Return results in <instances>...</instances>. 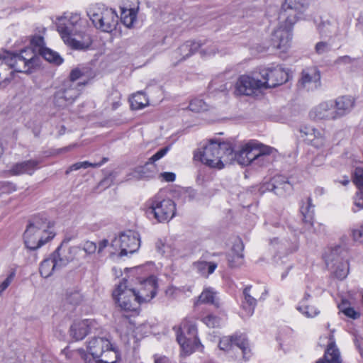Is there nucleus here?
Here are the masks:
<instances>
[{
  "mask_svg": "<svg viewBox=\"0 0 363 363\" xmlns=\"http://www.w3.org/2000/svg\"><path fill=\"white\" fill-rule=\"evenodd\" d=\"M308 5V0H285L279 12V26L274 30L271 43L274 48L286 51L292 40V28Z\"/></svg>",
  "mask_w": 363,
  "mask_h": 363,
  "instance_id": "obj_1",
  "label": "nucleus"
},
{
  "mask_svg": "<svg viewBox=\"0 0 363 363\" xmlns=\"http://www.w3.org/2000/svg\"><path fill=\"white\" fill-rule=\"evenodd\" d=\"M126 281H121L112 294L116 303L123 311H135L138 304L150 301L157 294V282L154 276L141 281L138 289L128 288Z\"/></svg>",
  "mask_w": 363,
  "mask_h": 363,
  "instance_id": "obj_2",
  "label": "nucleus"
},
{
  "mask_svg": "<svg viewBox=\"0 0 363 363\" xmlns=\"http://www.w3.org/2000/svg\"><path fill=\"white\" fill-rule=\"evenodd\" d=\"M232 144L211 139L200 152L199 160L212 168L223 169L225 164L232 163Z\"/></svg>",
  "mask_w": 363,
  "mask_h": 363,
  "instance_id": "obj_3",
  "label": "nucleus"
},
{
  "mask_svg": "<svg viewBox=\"0 0 363 363\" xmlns=\"http://www.w3.org/2000/svg\"><path fill=\"white\" fill-rule=\"evenodd\" d=\"M50 223L45 216H36L30 220L23 234L26 247L36 250L52 240L55 234L48 230Z\"/></svg>",
  "mask_w": 363,
  "mask_h": 363,
  "instance_id": "obj_4",
  "label": "nucleus"
},
{
  "mask_svg": "<svg viewBox=\"0 0 363 363\" xmlns=\"http://www.w3.org/2000/svg\"><path fill=\"white\" fill-rule=\"evenodd\" d=\"M87 348L92 358L83 353L85 363H118L121 359L118 350L106 338H92L88 342Z\"/></svg>",
  "mask_w": 363,
  "mask_h": 363,
  "instance_id": "obj_5",
  "label": "nucleus"
},
{
  "mask_svg": "<svg viewBox=\"0 0 363 363\" xmlns=\"http://www.w3.org/2000/svg\"><path fill=\"white\" fill-rule=\"evenodd\" d=\"M87 15L94 27L103 32L111 33L116 28L118 16L112 9L97 4L89 9Z\"/></svg>",
  "mask_w": 363,
  "mask_h": 363,
  "instance_id": "obj_6",
  "label": "nucleus"
},
{
  "mask_svg": "<svg viewBox=\"0 0 363 363\" xmlns=\"http://www.w3.org/2000/svg\"><path fill=\"white\" fill-rule=\"evenodd\" d=\"M177 340L183 351L186 354H191L200 347H203L197 335L196 323L189 319H184L178 328L174 327Z\"/></svg>",
  "mask_w": 363,
  "mask_h": 363,
  "instance_id": "obj_7",
  "label": "nucleus"
},
{
  "mask_svg": "<svg viewBox=\"0 0 363 363\" xmlns=\"http://www.w3.org/2000/svg\"><path fill=\"white\" fill-rule=\"evenodd\" d=\"M150 206L146 210V215L150 219L155 218L162 223L170 220L176 213V204L169 199H162L159 195L155 196L150 201Z\"/></svg>",
  "mask_w": 363,
  "mask_h": 363,
  "instance_id": "obj_8",
  "label": "nucleus"
},
{
  "mask_svg": "<svg viewBox=\"0 0 363 363\" xmlns=\"http://www.w3.org/2000/svg\"><path fill=\"white\" fill-rule=\"evenodd\" d=\"M69 262V258L67 255L66 250L62 245H60L50 255L45 259L40 265V275L44 278H48L52 275L55 271L60 270Z\"/></svg>",
  "mask_w": 363,
  "mask_h": 363,
  "instance_id": "obj_9",
  "label": "nucleus"
},
{
  "mask_svg": "<svg viewBox=\"0 0 363 363\" xmlns=\"http://www.w3.org/2000/svg\"><path fill=\"white\" fill-rule=\"evenodd\" d=\"M218 347L220 350L225 352L238 350L244 359H247L250 354L247 337L245 334L240 332H236L231 335L222 337L220 339Z\"/></svg>",
  "mask_w": 363,
  "mask_h": 363,
  "instance_id": "obj_10",
  "label": "nucleus"
},
{
  "mask_svg": "<svg viewBox=\"0 0 363 363\" xmlns=\"http://www.w3.org/2000/svg\"><path fill=\"white\" fill-rule=\"evenodd\" d=\"M111 247L116 251L120 250L121 257L135 252L140 246V239L138 233L127 230L121 233L118 238H115L111 242Z\"/></svg>",
  "mask_w": 363,
  "mask_h": 363,
  "instance_id": "obj_11",
  "label": "nucleus"
},
{
  "mask_svg": "<svg viewBox=\"0 0 363 363\" xmlns=\"http://www.w3.org/2000/svg\"><path fill=\"white\" fill-rule=\"evenodd\" d=\"M76 83L64 82L62 86L55 91L53 96L54 105L63 108L72 104L80 94V89Z\"/></svg>",
  "mask_w": 363,
  "mask_h": 363,
  "instance_id": "obj_12",
  "label": "nucleus"
},
{
  "mask_svg": "<svg viewBox=\"0 0 363 363\" xmlns=\"http://www.w3.org/2000/svg\"><path fill=\"white\" fill-rule=\"evenodd\" d=\"M259 74L264 80L263 88H274L284 84L289 79L288 72L279 65L261 69Z\"/></svg>",
  "mask_w": 363,
  "mask_h": 363,
  "instance_id": "obj_13",
  "label": "nucleus"
},
{
  "mask_svg": "<svg viewBox=\"0 0 363 363\" xmlns=\"http://www.w3.org/2000/svg\"><path fill=\"white\" fill-rule=\"evenodd\" d=\"M203 44L200 41H186L172 54V59L177 62L183 61L200 50L202 55H211L216 53L214 48H203Z\"/></svg>",
  "mask_w": 363,
  "mask_h": 363,
  "instance_id": "obj_14",
  "label": "nucleus"
},
{
  "mask_svg": "<svg viewBox=\"0 0 363 363\" xmlns=\"http://www.w3.org/2000/svg\"><path fill=\"white\" fill-rule=\"evenodd\" d=\"M169 149V146H166L159 150L149 158L148 161L143 166L136 167L130 174H129L127 179H130L131 178L140 179L153 177L156 169L155 162L162 158L168 152Z\"/></svg>",
  "mask_w": 363,
  "mask_h": 363,
  "instance_id": "obj_15",
  "label": "nucleus"
},
{
  "mask_svg": "<svg viewBox=\"0 0 363 363\" xmlns=\"http://www.w3.org/2000/svg\"><path fill=\"white\" fill-rule=\"evenodd\" d=\"M26 58L19 53L4 51L0 54V65L13 69L15 72L30 74L34 69L26 62Z\"/></svg>",
  "mask_w": 363,
  "mask_h": 363,
  "instance_id": "obj_16",
  "label": "nucleus"
},
{
  "mask_svg": "<svg viewBox=\"0 0 363 363\" xmlns=\"http://www.w3.org/2000/svg\"><path fill=\"white\" fill-rule=\"evenodd\" d=\"M292 189L293 186L289 181V179L282 175L274 177L272 182L263 184L259 188V191L262 193L266 191H271L279 196L289 194Z\"/></svg>",
  "mask_w": 363,
  "mask_h": 363,
  "instance_id": "obj_17",
  "label": "nucleus"
},
{
  "mask_svg": "<svg viewBox=\"0 0 363 363\" xmlns=\"http://www.w3.org/2000/svg\"><path fill=\"white\" fill-rule=\"evenodd\" d=\"M320 72L317 67H310L302 70L298 86L308 90H313L320 86Z\"/></svg>",
  "mask_w": 363,
  "mask_h": 363,
  "instance_id": "obj_18",
  "label": "nucleus"
},
{
  "mask_svg": "<svg viewBox=\"0 0 363 363\" xmlns=\"http://www.w3.org/2000/svg\"><path fill=\"white\" fill-rule=\"evenodd\" d=\"M261 88H263L262 81L247 75H242L236 82L235 91L240 95L250 96Z\"/></svg>",
  "mask_w": 363,
  "mask_h": 363,
  "instance_id": "obj_19",
  "label": "nucleus"
},
{
  "mask_svg": "<svg viewBox=\"0 0 363 363\" xmlns=\"http://www.w3.org/2000/svg\"><path fill=\"white\" fill-rule=\"evenodd\" d=\"M57 31L60 33L65 44L73 50H86L91 45L92 41L89 37H87L83 41H79L72 38V30L67 26H57Z\"/></svg>",
  "mask_w": 363,
  "mask_h": 363,
  "instance_id": "obj_20",
  "label": "nucleus"
},
{
  "mask_svg": "<svg viewBox=\"0 0 363 363\" xmlns=\"http://www.w3.org/2000/svg\"><path fill=\"white\" fill-rule=\"evenodd\" d=\"M41 160H28L13 164L8 171L11 176L33 175L40 168Z\"/></svg>",
  "mask_w": 363,
  "mask_h": 363,
  "instance_id": "obj_21",
  "label": "nucleus"
},
{
  "mask_svg": "<svg viewBox=\"0 0 363 363\" xmlns=\"http://www.w3.org/2000/svg\"><path fill=\"white\" fill-rule=\"evenodd\" d=\"M314 208L315 206L312 203L311 197H308L306 201H301L300 206V212L301 214V220L303 227L301 229V233L306 231L311 232L313 227L314 220Z\"/></svg>",
  "mask_w": 363,
  "mask_h": 363,
  "instance_id": "obj_22",
  "label": "nucleus"
},
{
  "mask_svg": "<svg viewBox=\"0 0 363 363\" xmlns=\"http://www.w3.org/2000/svg\"><path fill=\"white\" fill-rule=\"evenodd\" d=\"M318 30L321 38H339L347 35V30L344 33H342L336 21H323L318 26Z\"/></svg>",
  "mask_w": 363,
  "mask_h": 363,
  "instance_id": "obj_23",
  "label": "nucleus"
},
{
  "mask_svg": "<svg viewBox=\"0 0 363 363\" xmlns=\"http://www.w3.org/2000/svg\"><path fill=\"white\" fill-rule=\"evenodd\" d=\"M94 323V321L89 319L74 321L69 329L70 336L77 341L83 340L90 332Z\"/></svg>",
  "mask_w": 363,
  "mask_h": 363,
  "instance_id": "obj_24",
  "label": "nucleus"
},
{
  "mask_svg": "<svg viewBox=\"0 0 363 363\" xmlns=\"http://www.w3.org/2000/svg\"><path fill=\"white\" fill-rule=\"evenodd\" d=\"M93 77V72L91 68L84 66L74 68L69 74V79L66 82L76 83L77 86H82L88 83V81Z\"/></svg>",
  "mask_w": 363,
  "mask_h": 363,
  "instance_id": "obj_25",
  "label": "nucleus"
},
{
  "mask_svg": "<svg viewBox=\"0 0 363 363\" xmlns=\"http://www.w3.org/2000/svg\"><path fill=\"white\" fill-rule=\"evenodd\" d=\"M333 103L337 118L339 119L351 112L354 106V99L351 96H342L337 97Z\"/></svg>",
  "mask_w": 363,
  "mask_h": 363,
  "instance_id": "obj_26",
  "label": "nucleus"
},
{
  "mask_svg": "<svg viewBox=\"0 0 363 363\" xmlns=\"http://www.w3.org/2000/svg\"><path fill=\"white\" fill-rule=\"evenodd\" d=\"M333 101L320 103L313 110L314 118L318 120H337Z\"/></svg>",
  "mask_w": 363,
  "mask_h": 363,
  "instance_id": "obj_27",
  "label": "nucleus"
},
{
  "mask_svg": "<svg viewBox=\"0 0 363 363\" xmlns=\"http://www.w3.org/2000/svg\"><path fill=\"white\" fill-rule=\"evenodd\" d=\"M347 252L345 249L340 246L336 245L331 247L324 254V259L328 267H333L336 264L346 259Z\"/></svg>",
  "mask_w": 363,
  "mask_h": 363,
  "instance_id": "obj_28",
  "label": "nucleus"
},
{
  "mask_svg": "<svg viewBox=\"0 0 363 363\" xmlns=\"http://www.w3.org/2000/svg\"><path fill=\"white\" fill-rule=\"evenodd\" d=\"M277 153V150L275 148L262 144L253 166L264 167L268 165L273 161Z\"/></svg>",
  "mask_w": 363,
  "mask_h": 363,
  "instance_id": "obj_29",
  "label": "nucleus"
},
{
  "mask_svg": "<svg viewBox=\"0 0 363 363\" xmlns=\"http://www.w3.org/2000/svg\"><path fill=\"white\" fill-rule=\"evenodd\" d=\"M244 245L241 240L235 241L233 245L231 252L227 256V259L230 267H235L242 263L243 259L242 251Z\"/></svg>",
  "mask_w": 363,
  "mask_h": 363,
  "instance_id": "obj_30",
  "label": "nucleus"
},
{
  "mask_svg": "<svg viewBox=\"0 0 363 363\" xmlns=\"http://www.w3.org/2000/svg\"><path fill=\"white\" fill-rule=\"evenodd\" d=\"M251 286H246L242 291L241 307L245 316H251L257 306V299L250 294Z\"/></svg>",
  "mask_w": 363,
  "mask_h": 363,
  "instance_id": "obj_31",
  "label": "nucleus"
},
{
  "mask_svg": "<svg viewBox=\"0 0 363 363\" xmlns=\"http://www.w3.org/2000/svg\"><path fill=\"white\" fill-rule=\"evenodd\" d=\"M271 244L272 245H280L278 247V250L282 251L286 254L296 251L298 247V238L296 235H293L291 238L283 239L280 242H279V238H275L271 240Z\"/></svg>",
  "mask_w": 363,
  "mask_h": 363,
  "instance_id": "obj_32",
  "label": "nucleus"
},
{
  "mask_svg": "<svg viewBox=\"0 0 363 363\" xmlns=\"http://www.w3.org/2000/svg\"><path fill=\"white\" fill-rule=\"evenodd\" d=\"M262 145L259 143H248L243 147L246 160L242 159V165H253Z\"/></svg>",
  "mask_w": 363,
  "mask_h": 363,
  "instance_id": "obj_33",
  "label": "nucleus"
},
{
  "mask_svg": "<svg viewBox=\"0 0 363 363\" xmlns=\"http://www.w3.org/2000/svg\"><path fill=\"white\" fill-rule=\"evenodd\" d=\"M315 363H341L340 352L334 343L328 345L323 357Z\"/></svg>",
  "mask_w": 363,
  "mask_h": 363,
  "instance_id": "obj_34",
  "label": "nucleus"
},
{
  "mask_svg": "<svg viewBox=\"0 0 363 363\" xmlns=\"http://www.w3.org/2000/svg\"><path fill=\"white\" fill-rule=\"evenodd\" d=\"M19 54L26 58L27 63L34 69L40 65L41 58L37 55V52L34 49L28 47L21 50Z\"/></svg>",
  "mask_w": 363,
  "mask_h": 363,
  "instance_id": "obj_35",
  "label": "nucleus"
},
{
  "mask_svg": "<svg viewBox=\"0 0 363 363\" xmlns=\"http://www.w3.org/2000/svg\"><path fill=\"white\" fill-rule=\"evenodd\" d=\"M194 267L201 275L208 277L214 272L217 268V264L212 262L198 261L194 263Z\"/></svg>",
  "mask_w": 363,
  "mask_h": 363,
  "instance_id": "obj_36",
  "label": "nucleus"
},
{
  "mask_svg": "<svg viewBox=\"0 0 363 363\" xmlns=\"http://www.w3.org/2000/svg\"><path fill=\"white\" fill-rule=\"evenodd\" d=\"M108 161V158L104 157L99 162H90L88 161L79 162H76L66 170L65 174H69L70 172L73 171H77L80 169H87L89 167L96 168L102 166Z\"/></svg>",
  "mask_w": 363,
  "mask_h": 363,
  "instance_id": "obj_37",
  "label": "nucleus"
},
{
  "mask_svg": "<svg viewBox=\"0 0 363 363\" xmlns=\"http://www.w3.org/2000/svg\"><path fill=\"white\" fill-rule=\"evenodd\" d=\"M198 302L201 303H211L219 307V302L216 298V292L211 288L205 289L198 298Z\"/></svg>",
  "mask_w": 363,
  "mask_h": 363,
  "instance_id": "obj_38",
  "label": "nucleus"
},
{
  "mask_svg": "<svg viewBox=\"0 0 363 363\" xmlns=\"http://www.w3.org/2000/svg\"><path fill=\"white\" fill-rule=\"evenodd\" d=\"M64 301L67 304L77 306L82 301V296L77 289H68L65 294Z\"/></svg>",
  "mask_w": 363,
  "mask_h": 363,
  "instance_id": "obj_39",
  "label": "nucleus"
},
{
  "mask_svg": "<svg viewBox=\"0 0 363 363\" xmlns=\"http://www.w3.org/2000/svg\"><path fill=\"white\" fill-rule=\"evenodd\" d=\"M39 55L46 61L55 65H60L64 61L62 57L57 52L48 48L43 49Z\"/></svg>",
  "mask_w": 363,
  "mask_h": 363,
  "instance_id": "obj_40",
  "label": "nucleus"
},
{
  "mask_svg": "<svg viewBox=\"0 0 363 363\" xmlns=\"http://www.w3.org/2000/svg\"><path fill=\"white\" fill-rule=\"evenodd\" d=\"M334 269V274L338 279L342 280L347 277L349 273V264L347 259H345L336 264Z\"/></svg>",
  "mask_w": 363,
  "mask_h": 363,
  "instance_id": "obj_41",
  "label": "nucleus"
},
{
  "mask_svg": "<svg viewBox=\"0 0 363 363\" xmlns=\"http://www.w3.org/2000/svg\"><path fill=\"white\" fill-rule=\"evenodd\" d=\"M148 104V100L145 96L138 92L137 94L133 96L130 100V106L132 109L139 110L145 108Z\"/></svg>",
  "mask_w": 363,
  "mask_h": 363,
  "instance_id": "obj_42",
  "label": "nucleus"
},
{
  "mask_svg": "<svg viewBox=\"0 0 363 363\" xmlns=\"http://www.w3.org/2000/svg\"><path fill=\"white\" fill-rule=\"evenodd\" d=\"M201 321L210 328H220L223 323L221 318L213 314L207 315Z\"/></svg>",
  "mask_w": 363,
  "mask_h": 363,
  "instance_id": "obj_43",
  "label": "nucleus"
},
{
  "mask_svg": "<svg viewBox=\"0 0 363 363\" xmlns=\"http://www.w3.org/2000/svg\"><path fill=\"white\" fill-rule=\"evenodd\" d=\"M135 20L136 13L133 9H129L127 11H123L122 12L121 21L126 27L130 28Z\"/></svg>",
  "mask_w": 363,
  "mask_h": 363,
  "instance_id": "obj_44",
  "label": "nucleus"
},
{
  "mask_svg": "<svg viewBox=\"0 0 363 363\" xmlns=\"http://www.w3.org/2000/svg\"><path fill=\"white\" fill-rule=\"evenodd\" d=\"M352 180L359 191H363V165L357 167L354 171Z\"/></svg>",
  "mask_w": 363,
  "mask_h": 363,
  "instance_id": "obj_45",
  "label": "nucleus"
},
{
  "mask_svg": "<svg viewBox=\"0 0 363 363\" xmlns=\"http://www.w3.org/2000/svg\"><path fill=\"white\" fill-rule=\"evenodd\" d=\"M30 48L34 49L39 54L43 49H45V42L43 37L40 35H34L30 40Z\"/></svg>",
  "mask_w": 363,
  "mask_h": 363,
  "instance_id": "obj_46",
  "label": "nucleus"
},
{
  "mask_svg": "<svg viewBox=\"0 0 363 363\" xmlns=\"http://www.w3.org/2000/svg\"><path fill=\"white\" fill-rule=\"evenodd\" d=\"M189 108L194 112H200L207 110V105L203 99H194L190 101Z\"/></svg>",
  "mask_w": 363,
  "mask_h": 363,
  "instance_id": "obj_47",
  "label": "nucleus"
},
{
  "mask_svg": "<svg viewBox=\"0 0 363 363\" xmlns=\"http://www.w3.org/2000/svg\"><path fill=\"white\" fill-rule=\"evenodd\" d=\"M297 310H298L301 313L304 314L306 317L308 318L315 317L319 313V311H318V309L314 306L307 305L298 306L297 307Z\"/></svg>",
  "mask_w": 363,
  "mask_h": 363,
  "instance_id": "obj_48",
  "label": "nucleus"
},
{
  "mask_svg": "<svg viewBox=\"0 0 363 363\" xmlns=\"http://www.w3.org/2000/svg\"><path fill=\"white\" fill-rule=\"evenodd\" d=\"M331 50V45L325 41H320L315 44V51L318 55H323Z\"/></svg>",
  "mask_w": 363,
  "mask_h": 363,
  "instance_id": "obj_49",
  "label": "nucleus"
},
{
  "mask_svg": "<svg viewBox=\"0 0 363 363\" xmlns=\"http://www.w3.org/2000/svg\"><path fill=\"white\" fill-rule=\"evenodd\" d=\"M343 305H344V303H342L340 307H341V311L346 316L351 318L354 320L357 319L360 317L359 313L357 312L353 308H352V307L344 308Z\"/></svg>",
  "mask_w": 363,
  "mask_h": 363,
  "instance_id": "obj_50",
  "label": "nucleus"
},
{
  "mask_svg": "<svg viewBox=\"0 0 363 363\" xmlns=\"http://www.w3.org/2000/svg\"><path fill=\"white\" fill-rule=\"evenodd\" d=\"M231 153L232 155L230 157H232V162L233 161H237L238 164L242 165V159H245V160H246L244 154V148L242 147L240 150L235 151L234 148L232 147Z\"/></svg>",
  "mask_w": 363,
  "mask_h": 363,
  "instance_id": "obj_51",
  "label": "nucleus"
},
{
  "mask_svg": "<svg viewBox=\"0 0 363 363\" xmlns=\"http://www.w3.org/2000/svg\"><path fill=\"white\" fill-rule=\"evenodd\" d=\"M354 203L357 208L356 209L353 208V212H357L359 209L363 208V191H359L358 192H357L354 198Z\"/></svg>",
  "mask_w": 363,
  "mask_h": 363,
  "instance_id": "obj_52",
  "label": "nucleus"
},
{
  "mask_svg": "<svg viewBox=\"0 0 363 363\" xmlns=\"http://www.w3.org/2000/svg\"><path fill=\"white\" fill-rule=\"evenodd\" d=\"M356 58L352 57L349 55H344L338 57L335 60V65H350L353 64L356 61Z\"/></svg>",
  "mask_w": 363,
  "mask_h": 363,
  "instance_id": "obj_53",
  "label": "nucleus"
},
{
  "mask_svg": "<svg viewBox=\"0 0 363 363\" xmlns=\"http://www.w3.org/2000/svg\"><path fill=\"white\" fill-rule=\"evenodd\" d=\"M83 250L86 254L91 255L96 252L97 250V245L94 242L86 241L83 244Z\"/></svg>",
  "mask_w": 363,
  "mask_h": 363,
  "instance_id": "obj_54",
  "label": "nucleus"
},
{
  "mask_svg": "<svg viewBox=\"0 0 363 363\" xmlns=\"http://www.w3.org/2000/svg\"><path fill=\"white\" fill-rule=\"evenodd\" d=\"M14 272L11 273L6 279L5 280L0 284V296H1L2 293L9 287V286L11 284L13 277H14Z\"/></svg>",
  "mask_w": 363,
  "mask_h": 363,
  "instance_id": "obj_55",
  "label": "nucleus"
},
{
  "mask_svg": "<svg viewBox=\"0 0 363 363\" xmlns=\"http://www.w3.org/2000/svg\"><path fill=\"white\" fill-rule=\"evenodd\" d=\"M4 192L10 194L16 191L17 189L16 185L11 182H4L1 186Z\"/></svg>",
  "mask_w": 363,
  "mask_h": 363,
  "instance_id": "obj_56",
  "label": "nucleus"
},
{
  "mask_svg": "<svg viewBox=\"0 0 363 363\" xmlns=\"http://www.w3.org/2000/svg\"><path fill=\"white\" fill-rule=\"evenodd\" d=\"M79 20H80L79 16L78 14L75 13V14H73L71 16V17L68 20L67 23L64 24V23H60L57 26H60V25H62L64 26H67L72 30V28L70 27V26L72 27L74 26V25H76L78 23V21Z\"/></svg>",
  "mask_w": 363,
  "mask_h": 363,
  "instance_id": "obj_57",
  "label": "nucleus"
},
{
  "mask_svg": "<svg viewBox=\"0 0 363 363\" xmlns=\"http://www.w3.org/2000/svg\"><path fill=\"white\" fill-rule=\"evenodd\" d=\"M352 237L355 241L363 242V225L359 229L352 230Z\"/></svg>",
  "mask_w": 363,
  "mask_h": 363,
  "instance_id": "obj_58",
  "label": "nucleus"
},
{
  "mask_svg": "<svg viewBox=\"0 0 363 363\" xmlns=\"http://www.w3.org/2000/svg\"><path fill=\"white\" fill-rule=\"evenodd\" d=\"M167 247V246L166 245V244L160 239L158 240L155 243L156 250L157 251V252H159L162 255H163L166 252Z\"/></svg>",
  "mask_w": 363,
  "mask_h": 363,
  "instance_id": "obj_59",
  "label": "nucleus"
},
{
  "mask_svg": "<svg viewBox=\"0 0 363 363\" xmlns=\"http://www.w3.org/2000/svg\"><path fill=\"white\" fill-rule=\"evenodd\" d=\"M160 177L169 182H174L176 179V175L173 172H163L160 174Z\"/></svg>",
  "mask_w": 363,
  "mask_h": 363,
  "instance_id": "obj_60",
  "label": "nucleus"
},
{
  "mask_svg": "<svg viewBox=\"0 0 363 363\" xmlns=\"http://www.w3.org/2000/svg\"><path fill=\"white\" fill-rule=\"evenodd\" d=\"M108 245V240L106 239H104L99 242V246H97L98 253H101L104 248H106Z\"/></svg>",
  "mask_w": 363,
  "mask_h": 363,
  "instance_id": "obj_61",
  "label": "nucleus"
},
{
  "mask_svg": "<svg viewBox=\"0 0 363 363\" xmlns=\"http://www.w3.org/2000/svg\"><path fill=\"white\" fill-rule=\"evenodd\" d=\"M111 182L112 180L110 177H106L102 181H101L99 185L104 188H107L111 185Z\"/></svg>",
  "mask_w": 363,
  "mask_h": 363,
  "instance_id": "obj_62",
  "label": "nucleus"
},
{
  "mask_svg": "<svg viewBox=\"0 0 363 363\" xmlns=\"http://www.w3.org/2000/svg\"><path fill=\"white\" fill-rule=\"evenodd\" d=\"M155 363H173L168 357L163 356L155 359Z\"/></svg>",
  "mask_w": 363,
  "mask_h": 363,
  "instance_id": "obj_63",
  "label": "nucleus"
},
{
  "mask_svg": "<svg viewBox=\"0 0 363 363\" xmlns=\"http://www.w3.org/2000/svg\"><path fill=\"white\" fill-rule=\"evenodd\" d=\"M301 133H303L306 135L313 134L316 137V130L314 128H305L304 130H301Z\"/></svg>",
  "mask_w": 363,
  "mask_h": 363,
  "instance_id": "obj_64",
  "label": "nucleus"
}]
</instances>
